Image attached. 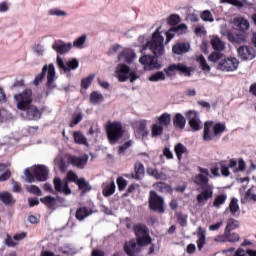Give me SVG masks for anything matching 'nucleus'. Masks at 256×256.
I'll return each mask as SVG.
<instances>
[{
	"mask_svg": "<svg viewBox=\"0 0 256 256\" xmlns=\"http://www.w3.org/2000/svg\"><path fill=\"white\" fill-rule=\"evenodd\" d=\"M211 46L214 51H225V42H223L219 36H215L211 39Z\"/></svg>",
	"mask_w": 256,
	"mask_h": 256,
	"instance_id": "nucleus-29",
	"label": "nucleus"
},
{
	"mask_svg": "<svg viewBox=\"0 0 256 256\" xmlns=\"http://www.w3.org/2000/svg\"><path fill=\"white\" fill-rule=\"evenodd\" d=\"M146 173L156 180L167 181V174H165V172H159L156 168L148 167Z\"/></svg>",
	"mask_w": 256,
	"mask_h": 256,
	"instance_id": "nucleus-22",
	"label": "nucleus"
},
{
	"mask_svg": "<svg viewBox=\"0 0 256 256\" xmlns=\"http://www.w3.org/2000/svg\"><path fill=\"white\" fill-rule=\"evenodd\" d=\"M200 172L194 177V184L200 187L198 191L200 192L196 196V201L199 205H205L209 199H213V191L215 186L209 184V169L198 167Z\"/></svg>",
	"mask_w": 256,
	"mask_h": 256,
	"instance_id": "nucleus-2",
	"label": "nucleus"
},
{
	"mask_svg": "<svg viewBox=\"0 0 256 256\" xmlns=\"http://www.w3.org/2000/svg\"><path fill=\"white\" fill-rule=\"evenodd\" d=\"M175 72H178L180 75H185V77H191V73H193V67H188L183 63H178L171 64L164 69V73H166L167 77H173Z\"/></svg>",
	"mask_w": 256,
	"mask_h": 256,
	"instance_id": "nucleus-11",
	"label": "nucleus"
},
{
	"mask_svg": "<svg viewBox=\"0 0 256 256\" xmlns=\"http://www.w3.org/2000/svg\"><path fill=\"white\" fill-rule=\"evenodd\" d=\"M22 111H26V119H28V121H37L43 115L45 107L39 109L37 106L30 104L28 108Z\"/></svg>",
	"mask_w": 256,
	"mask_h": 256,
	"instance_id": "nucleus-17",
	"label": "nucleus"
},
{
	"mask_svg": "<svg viewBox=\"0 0 256 256\" xmlns=\"http://www.w3.org/2000/svg\"><path fill=\"white\" fill-rule=\"evenodd\" d=\"M68 183H75L77 185L79 181V176H77V173H75L73 170H70L66 174V182Z\"/></svg>",
	"mask_w": 256,
	"mask_h": 256,
	"instance_id": "nucleus-50",
	"label": "nucleus"
},
{
	"mask_svg": "<svg viewBox=\"0 0 256 256\" xmlns=\"http://www.w3.org/2000/svg\"><path fill=\"white\" fill-rule=\"evenodd\" d=\"M54 163H55L56 167H58V169H60V171L62 173H65V158L58 156L54 160Z\"/></svg>",
	"mask_w": 256,
	"mask_h": 256,
	"instance_id": "nucleus-57",
	"label": "nucleus"
},
{
	"mask_svg": "<svg viewBox=\"0 0 256 256\" xmlns=\"http://www.w3.org/2000/svg\"><path fill=\"white\" fill-rule=\"evenodd\" d=\"M135 58V52L126 48L118 55V61H125V63H131Z\"/></svg>",
	"mask_w": 256,
	"mask_h": 256,
	"instance_id": "nucleus-23",
	"label": "nucleus"
},
{
	"mask_svg": "<svg viewBox=\"0 0 256 256\" xmlns=\"http://www.w3.org/2000/svg\"><path fill=\"white\" fill-rule=\"evenodd\" d=\"M174 30V33H177V35H184V33H187V24H179L178 26L172 27Z\"/></svg>",
	"mask_w": 256,
	"mask_h": 256,
	"instance_id": "nucleus-56",
	"label": "nucleus"
},
{
	"mask_svg": "<svg viewBox=\"0 0 256 256\" xmlns=\"http://www.w3.org/2000/svg\"><path fill=\"white\" fill-rule=\"evenodd\" d=\"M47 75V87L48 89H53V82L55 81V65L49 64L45 65L42 69V72L38 74L34 79V85H39Z\"/></svg>",
	"mask_w": 256,
	"mask_h": 256,
	"instance_id": "nucleus-8",
	"label": "nucleus"
},
{
	"mask_svg": "<svg viewBox=\"0 0 256 256\" xmlns=\"http://www.w3.org/2000/svg\"><path fill=\"white\" fill-rule=\"evenodd\" d=\"M175 30L173 28H170L166 33V42L165 44L167 45V43H171V41L173 40V38L175 37Z\"/></svg>",
	"mask_w": 256,
	"mask_h": 256,
	"instance_id": "nucleus-64",
	"label": "nucleus"
},
{
	"mask_svg": "<svg viewBox=\"0 0 256 256\" xmlns=\"http://www.w3.org/2000/svg\"><path fill=\"white\" fill-rule=\"evenodd\" d=\"M137 189H139V184L137 183H132L128 186L126 192L123 194V197H129V195H133V193H135V191H137Z\"/></svg>",
	"mask_w": 256,
	"mask_h": 256,
	"instance_id": "nucleus-58",
	"label": "nucleus"
},
{
	"mask_svg": "<svg viewBox=\"0 0 256 256\" xmlns=\"http://www.w3.org/2000/svg\"><path fill=\"white\" fill-rule=\"evenodd\" d=\"M24 175L28 183H35V181L43 183L49 179V169L47 166L39 164L32 168V172L26 169Z\"/></svg>",
	"mask_w": 256,
	"mask_h": 256,
	"instance_id": "nucleus-6",
	"label": "nucleus"
},
{
	"mask_svg": "<svg viewBox=\"0 0 256 256\" xmlns=\"http://www.w3.org/2000/svg\"><path fill=\"white\" fill-rule=\"evenodd\" d=\"M106 135L109 143L115 145V143H118L119 139H123V135H125L123 124L119 121L108 122L106 124Z\"/></svg>",
	"mask_w": 256,
	"mask_h": 256,
	"instance_id": "nucleus-7",
	"label": "nucleus"
},
{
	"mask_svg": "<svg viewBox=\"0 0 256 256\" xmlns=\"http://www.w3.org/2000/svg\"><path fill=\"white\" fill-rule=\"evenodd\" d=\"M229 211L234 217L239 213V200L237 198H232L229 204Z\"/></svg>",
	"mask_w": 256,
	"mask_h": 256,
	"instance_id": "nucleus-40",
	"label": "nucleus"
},
{
	"mask_svg": "<svg viewBox=\"0 0 256 256\" xmlns=\"http://www.w3.org/2000/svg\"><path fill=\"white\" fill-rule=\"evenodd\" d=\"M137 131L142 135V137H147V135H149V130H147V122L145 120L138 122Z\"/></svg>",
	"mask_w": 256,
	"mask_h": 256,
	"instance_id": "nucleus-43",
	"label": "nucleus"
},
{
	"mask_svg": "<svg viewBox=\"0 0 256 256\" xmlns=\"http://www.w3.org/2000/svg\"><path fill=\"white\" fill-rule=\"evenodd\" d=\"M158 125L169 127L171 125V114L165 112L157 118Z\"/></svg>",
	"mask_w": 256,
	"mask_h": 256,
	"instance_id": "nucleus-32",
	"label": "nucleus"
},
{
	"mask_svg": "<svg viewBox=\"0 0 256 256\" xmlns=\"http://www.w3.org/2000/svg\"><path fill=\"white\" fill-rule=\"evenodd\" d=\"M218 71L231 73L239 69V60L235 57L221 59L217 66Z\"/></svg>",
	"mask_w": 256,
	"mask_h": 256,
	"instance_id": "nucleus-12",
	"label": "nucleus"
},
{
	"mask_svg": "<svg viewBox=\"0 0 256 256\" xmlns=\"http://www.w3.org/2000/svg\"><path fill=\"white\" fill-rule=\"evenodd\" d=\"M0 201L8 207L15 205V198H13V195L9 192H0Z\"/></svg>",
	"mask_w": 256,
	"mask_h": 256,
	"instance_id": "nucleus-26",
	"label": "nucleus"
},
{
	"mask_svg": "<svg viewBox=\"0 0 256 256\" xmlns=\"http://www.w3.org/2000/svg\"><path fill=\"white\" fill-rule=\"evenodd\" d=\"M148 205L150 211L161 214L165 213V200L154 190H151L149 193Z\"/></svg>",
	"mask_w": 256,
	"mask_h": 256,
	"instance_id": "nucleus-10",
	"label": "nucleus"
},
{
	"mask_svg": "<svg viewBox=\"0 0 256 256\" xmlns=\"http://www.w3.org/2000/svg\"><path fill=\"white\" fill-rule=\"evenodd\" d=\"M196 61L199 63L200 69H202L204 72L209 73V71H211V66L207 64V60L203 54L196 56Z\"/></svg>",
	"mask_w": 256,
	"mask_h": 256,
	"instance_id": "nucleus-35",
	"label": "nucleus"
},
{
	"mask_svg": "<svg viewBox=\"0 0 256 256\" xmlns=\"http://www.w3.org/2000/svg\"><path fill=\"white\" fill-rule=\"evenodd\" d=\"M174 151L176 153L178 161H181L183 159V155H185V153H189L187 147H185V145L181 143L175 145Z\"/></svg>",
	"mask_w": 256,
	"mask_h": 256,
	"instance_id": "nucleus-33",
	"label": "nucleus"
},
{
	"mask_svg": "<svg viewBox=\"0 0 256 256\" xmlns=\"http://www.w3.org/2000/svg\"><path fill=\"white\" fill-rule=\"evenodd\" d=\"M68 165L72 167H77V169H84L85 165L89 161V155L84 154L83 156H75L71 154H66L65 156Z\"/></svg>",
	"mask_w": 256,
	"mask_h": 256,
	"instance_id": "nucleus-13",
	"label": "nucleus"
},
{
	"mask_svg": "<svg viewBox=\"0 0 256 256\" xmlns=\"http://www.w3.org/2000/svg\"><path fill=\"white\" fill-rule=\"evenodd\" d=\"M86 42H87V35L83 34L73 42V47H75L76 49H83Z\"/></svg>",
	"mask_w": 256,
	"mask_h": 256,
	"instance_id": "nucleus-46",
	"label": "nucleus"
},
{
	"mask_svg": "<svg viewBox=\"0 0 256 256\" xmlns=\"http://www.w3.org/2000/svg\"><path fill=\"white\" fill-rule=\"evenodd\" d=\"M173 125L176 129H185V125H187V120L185 119V116L181 113H176L173 117Z\"/></svg>",
	"mask_w": 256,
	"mask_h": 256,
	"instance_id": "nucleus-24",
	"label": "nucleus"
},
{
	"mask_svg": "<svg viewBox=\"0 0 256 256\" xmlns=\"http://www.w3.org/2000/svg\"><path fill=\"white\" fill-rule=\"evenodd\" d=\"M153 186L159 193H173V188L165 182H156Z\"/></svg>",
	"mask_w": 256,
	"mask_h": 256,
	"instance_id": "nucleus-28",
	"label": "nucleus"
},
{
	"mask_svg": "<svg viewBox=\"0 0 256 256\" xmlns=\"http://www.w3.org/2000/svg\"><path fill=\"white\" fill-rule=\"evenodd\" d=\"M237 54L242 61H253L256 57L255 48L247 45L240 46L237 49Z\"/></svg>",
	"mask_w": 256,
	"mask_h": 256,
	"instance_id": "nucleus-15",
	"label": "nucleus"
},
{
	"mask_svg": "<svg viewBox=\"0 0 256 256\" xmlns=\"http://www.w3.org/2000/svg\"><path fill=\"white\" fill-rule=\"evenodd\" d=\"M233 25L239 31L228 32V41H230V43H233V45H241L243 43H247V40L249 39V32L247 31H249V27H251L249 20L243 17H236L233 19Z\"/></svg>",
	"mask_w": 256,
	"mask_h": 256,
	"instance_id": "nucleus-3",
	"label": "nucleus"
},
{
	"mask_svg": "<svg viewBox=\"0 0 256 256\" xmlns=\"http://www.w3.org/2000/svg\"><path fill=\"white\" fill-rule=\"evenodd\" d=\"M82 120H83L82 113L74 114L70 122V127H75V125H79V123H81Z\"/></svg>",
	"mask_w": 256,
	"mask_h": 256,
	"instance_id": "nucleus-59",
	"label": "nucleus"
},
{
	"mask_svg": "<svg viewBox=\"0 0 256 256\" xmlns=\"http://www.w3.org/2000/svg\"><path fill=\"white\" fill-rule=\"evenodd\" d=\"M250 201L256 203V194L253 193V190L251 188L245 192L244 198L241 200V203H250Z\"/></svg>",
	"mask_w": 256,
	"mask_h": 256,
	"instance_id": "nucleus-41",
	"label": "nucleus"
},
{
	"mask_svg": "<svg viewBox=\"0 0 256 256\" xmlns=\"http://www.w3.org/2000/svg\"><path fill=\"white\" fill-rule=\"evenodd\" d=\"M218 165L223 177H229L231 175V171H229V169H232L233 173H243L246 169L245 160H243V158H239L238 161L235 158H231L228 161V164L227 160H221L218 162Z\"/></svg>",
	"mask_w": 256,
	"mask_h": 256,
	"instance_id": "nucleus-4",
	"label": "nucleus"
},
{
	"mask_svg": "<svg viewBox=\"0 0 256 256\" xmlns=\"http://www.w3.org/2000/svg\"><path fill=\"white\" fill-rule=\"evenodd\" d=\"M137 247V241L135 239L130 240L129 242H126L124 245V252L128 256H135V249Z\"/></svg>",
	"mask_w": 256,
	"mask_h": 256,
	"instance_id": "nucleus-27",
	"label": "nucleus"
},
{
	"mask_svg": "<svg viewBox=\"0 0 256 256\" xmlns=\"http://www.w3.org/2000/svg\"><path fill=\"white\" fill-rule=\"evenodd\" d=\"M79 67V60L72 58L66 62L65 71H75Z\"/></svg>",
	"mask_w": 256,
	"mask_h": 256,
	"instance_id": "nucleus-45",
	"label": "nucleus"
},
{
	"mask_svg": "<svg viewBox=\"0 0 256 256\" xmlns=\"http://www.w3.org/2000/svg\"><path fill=\"white\" fill-rule=\"evenodd\" d=\"M165 79H166V76L163 71H158L149 77V81H152V82L165 81Z\"/></svg>",
	"mask_w": 256,
	"mask_h": 256,
	"instance_id": "nucleus-53",
	"label": "nucleus"
},
{
	"mask_svg": "<svg viewBox=\"0 0 256 256\" xmlns=\"http://www.w3.org/2000/svg\"><path fill=\"white\" fill-rule=\"evenodd\" d=\"M221 59H223V53L217 50L208 56V61H211L212 63H217V61H221Z\"/></svg>",
	"mask_w": 256,
	"mask_h": 256,
	"instance_id": "nucleus-52",
	"label": "nucleus"
},
{
	"mask_svg": "<svg viewBox=\"0 0 256 256\" xmlns=\"http://www.w3.org/2000/svg\"><path fill=\"white\" fill-rule=\"evenodd\" d=\"M73 138L74 142L77 143V145H85L86 147L89 146V142H87V137L81 133V131H75L73 132Z\"/></svg>",
	"mask_w": 256,
	"mask_h": 256,
	"instance_id": "nucleus-30",
	"label": "nucleus"
},
{
	"mask_svg": "<svg viewBox=\"0 0 256 256\" xmlns=\"http://www.w3.org/2000/svg\"><path fill=\"white\" fill-rule=\"evenodd\" d=\"M186 119L188 120L189 127L192 131H201L203 126L201 125V119H199V113L195 110H189L186 112Z\"/></svg>",
	"mask_w": 256,
	"mask_h": 256,
	"instance_id": "nucleus-14",
	"label": "nucleus"
},
{
	"mask_svg": "<svg viewBox=\"0 0 256 256\" xmlns=\"http://www.w3.org/2000/svg\"><path fill=\"white\" fill-rule=\"evenodd\" d=\"M200 17L202 21H209L210 23H213L214 21L213 14H211V11L209 10L203 11Z\"/></svg>",
	"mask_w": 256,
	"mask_h": 256,
	"instance_id": "nucleus-62",
	"label": "nucleus"
},
{
	"mask_svg": "<svg viewBox=\"0 0 256 256\" xmlns=\"http://www.w3.org/2000/svg\"><path fill=\"white\" fill-rule=\"evenodd\" d=\"M152 137H161L163 135V126L160 124H153L151 128Z\"/></svg>",
	"mask_w": 256,
	"mask_h": 256,
	"instance_id": "nucleus-48",
	"label": "nucleus"
},
{
	"mask_svg": "<svg viewBox=\"0 0 256 256\" xmlns=\"http://www.w3.org/2000/svg\"><path fill=\"white\" fill-rule=\"evenodd\" d=\"M206 236L204 232L198 233V239L196 241L197 248L199 251H203V247H205V244L207 243Z\"/></svg>",
	"mask_w": 256,
	"mask_h": 256,
	"instance_id": "nucleus-44",
	"label": "nucleus"
},
{
	"mask_svg": "<svg viewBox=\"0 0 256 256\" xmlns=\"http://www.w3.org/2000/svg\"><path fill=\"white\" fill-rule=\"evenodd\" d=\"M134 233L136 237L147 235V227L143 224H137L134 226Z\"/></svg>",
	"mask_w": 256,
	"mask_h": 256,
	"instance_id": "nucleus-47",
	"label": "nucleus"
},
{
	"mask_svg": "<svg viewBox=\"0 0 256 256\" xmlns=\"http://www.w3.org/2000/svg\"><path fill=\"white\" fill-rule=\"evenodd\" d=\"M14 100L17 103V109L25 111L33 103V90L26 88L23 92L15 94Z\"/></svg>",
	"mask_w": 256,
	"mask_h": 256,
	"instance_id": "nucleus-9",
	"label": "nucleus"
},
{
	"mask_svg": "<svg viewBox=\"0 0 256 256\" xmlns=\"http://www.w3.org/2000/svg\"><path fill=\"white\" fill-rule=\"evenodd\" d=\"M134 172L135 173L131 174V178L136 179V181H141V179L145 177V166L140 161L135 162Z\"/></svg>",
	"mask_w": 256,
	"mask_h": 256,
	"instance_id": "nucleus-21",
	"label": "nucleus"
},
{
	"mask_svg": "<svg viewBox=\"0 0 256 256\" xmlns=\"http://www.w3.org/2000/svg\"><path fill=\"white\" fill-rule=\"evenodd\" d=\"M130 71L131 67L127 66V64H118L116 68V75L120 83H125V81L129 79Z\"/></svg>",
	"mask_w": 256,
	"mask_h": 256,
	"instance_id": "nucleus-18",
	"label": "nucleus"
},
{
	"mask_svg": "<svg viewBox=\"0 0 256 256\" xmlns=\"http://www.w3.org/2000/svg\"><path fill=\"white\" fill-rule=\"evenodd\" d=\"M228 243H239L241 236L239 233L235 232H226Z\"/></svg>",
	"mask_w": 256,
	"mask_h": 256,
	"instance_id": "nucleus-51",
	"label": "nucleus"
},
{
	"mask_svg": "<svg viewBox=\"0 0 256 256\" xmlns=\"http://www.w3.org/2000/svg\"><path fill=\"white\" fill-rule=\"evenodd\" d=\"M167 23L171 27H175V25H179V23H181V17L177 14H171L167 19Z\"/></svg>",
	"mask_w": 256,
	"mask_h": 256,
	"instance_id": "nucleus-54",
	"label": "nucleus"
},
{
	"mask_svg": "<svg viewBox=\"0 0 256 256\" xmlns=\"http://www.w3.org/2000/svg\"><path fill=\"white\" fill-rule=\"evenodd\" d=\"M116 183L118 186V191H123L124 189H127V180H125V178L123 177H118L116 179Z\"/></svg>",
	"mask_w": 256,
	"mask_h": 256,
	"instance_id": "nucleus-60",
	"label": "nucleus"
},
{
	"mask_svg": "<svg viewBox=\"0 0 256 256\" xmlns=\"http://www.w3.org/2000/svg\"><path fill=\"white\" fill-rule=\"evenodd\" d=\"M91 215V211L87 207H81L76 211V219L78 221H83V219L89 217Z\"/></svg>",
	"mask_w": 256,
	"mask_h": 256,
	"instance_id": "nucleus-37",
	"label": "nucleus"
},
{
	"mask_svg": "<svg viewBox=\"0 0 256 256\" xmlns=\"http://www.w3.org/2000/svg\"><path fill=\"white\" fill-rule=\"evenodd\" d=\"M40 201L43 203V205H46L48 209H54L55 205H57V201H60L61 198L57 196L56 198L53 196H46L43 198H40Z\"/></svg>",
	"mask_w": 256,
	"mask_h": 256,
	"instance_id": "nucleus-25",
	"label": "nucleus"
},
{
	"mask_svg": "<svg viewBox=\"0 0 256 256\" xmlns=\"http://www.w3.org/2000/svg\"><path fill=\"white\" fill-rule=\"evenodd\" d=\"M28 193H32L33 195H37V197H41L43 195V192L41 191V188H39L36 185H31L27 188Z\"/></svg>",
	"mask_w": 256,
	"mask_h": 256,
	"instance_id": "nucleus-61",
	"label": "nucleus"
},
{
	"mask_svg": "<svg viewBox=\"0 0 256 256\" xmlns=\"http://www.w3.org/2000/svg\"><path fill=\"white\" fill-rule=\"evenodd\" d=\"M161 27H158L152 34V40L148 41L146 47L150 49L153 55H143L140 57L139 61L141 65H144V69L147 71H153V69H161L157 57H163L165 55V37L161 35Z\"/></svg>",
	"mask_w": 256,
	"mask_h": 256,
	"instance_id": "nucleus-1",
	"label": "nucleus"
},
{
	"mask_svg": "<svg viewBox=\"0 0 256 256\" xmlns=\"http://www.w3.org/2000/svg\"><path fill=\"white\" fill-rule=\"evenodd\" d=\"M104 97L103 94L97 92V91H93L91 92L90 96H89V101L90 103H92V105H97V103H102V101H104Z\"/></svg>",
	"mask_w": 256,
	"mask_h": 256,
	"instance_id": "nucleus-36",
	"label": "nucleus"
},
{
	"mask_svg": "<svg viewBox=\"0 0 256 256\" xmlns=\"http://www.w3.org/2000/svg\"><path fill=\"white\" fill-rule=\"evenodd\" d=\"M76 185L78 186V189L81 191V193H89V191L93 189L91 184H89V182H87V180H85L83 177L79 178V181Z\"/></svg>",
	"mask_w": 256,
	"mask_h": 256,
	"instance_id": "nucleus-31",
	"label": "nucleus"
},
{
	"mask_svg": "<svg viewBox=\"0 0 256 256\" xmlns=\"http://www.w3.org/2000/svg\"><path fill=\"white\" fill-rule=\"evenodd\" d=\"M94 78V75H89L88 77L83 78L81 80V88L85 90L89 89V87H91V83H93Z\"/></svg>",
	"mask_w": 256,
	"mask_h": 256,
	"instance_id": "nucleus-55",
	"label": "nucleus"
},
{
	"mask_svg": "<svg viewBox=\"0 0 256 256\" xmlns=\"http://www.w3.org/2000/svg\"><path fill=\"white\" fill-rule=\"evenodd\" d=\"M117 186L115 185V181L110 180L106 181L102 184V195L103 197H111V195L115 194V190Z\"/></svg>",
	"mask_w": 256,
	"mask_h": 256,
	"instance_id": "nucleus-19",
	"label": "nucleus"
},
{
	"mask_svg": "<svg viewBox=\"0 0 256 256\" xmlns=\"http://www.w3.org/2000/svg\"><path fill=\"white\" fill-rule=\"evenodd\" d=\"M136 245H138L139 247H145L146 245H151V242L153 241V239L151 238V236L147 235H143V236H136Z\"/></svg>",
	"mask_w": 256,
	"mask_h": 256,
	"instance_id": "nucleus-34",
	"label": "nucleus"
},
{
	"mask_svg": "<svg viewBox=\"0 0 256 256\" xmlns=\"http://www.w3.org/2000/svg\"><path fill=\"white\" fill-rule=\"evenodd\" d=\"M190 50L191 45L185 42H178L172 46V53H174V55H183L185 53H189Z\"/></svg>",
	"mask_w": 256,
	"mask_h": 256,
	"instance_id": "nucleus-20",
	"label": "nucleus"
},
{
	"mask_svg": "<svg viewBox=\"0 0 256 256\" xmlns=\"http://www.w3.org/2000/svg\"><path fill=\"white\" fill-rule=\"evenodd\" d=\"M227 201V194H218L213 201V207L216 209H219L221 205H225V202Z\"/></svg>",
	"mask_w": 256,
	"mask_h": 256,
	"instance_id": "nucleus-38",
	"label": "nucleus"
},
{
	"mask_svg": "<svg viewBox=\"0 0 256 256\" xmlns=\"http://www.w3.org/2000/svg\"><path fill=\"white\" fill-rule=\"evenodd\" d=\"M54 189L57 193H65V184L61 181V178L55 177L53 179Z\"/></svg>",
	"mask_w": 256,
	"mask_h": 256,
	"instance_id": "nucleus-42",
	"label": "nucleus"
},
{
	"mask_svg": "<svg viewBox=\"0 0 256 256\" xmlns=\"http://www.w3.org/2000/svg\"><path fill=\"white\" fill-rule=\"evenodd\" d=\"M211 128L213 132H211ZM225 131H227L225 123L218 122L213 126V121H206L204 123L203 141H213L215 137H221Z\"/></svg>",
	"mask_w": 256,
	"mask_h": 256,
	"instance_id": "nucleus-5",
	"label": "nucleus"
},
{
	"mask_svg": "<svg viewBox=\"0 0 256 256\" xmlns=\"http://www.w3.org/2000/svg\"><path fill=\"white\" fill-rule=\"evenodd\" d=\"M175 217H177V221H178L180 227L187 226L188 216L186 214H183L182 212H176Z\"/></svg>",
	"mask_w": 256,
	"mask_h": 256,
	"instance_id": "nucleus-49",
	"label": "nucleus"
},
{
	"mask_svg": "<svg viewBox=\"0 0 256 256\" xmlns=\"http://www.w3.org/2000/svg\"><path fill=\"white\" fill-rule=\"evenodd\" d=\"M4 243L7 247H17L18 243L11 237V235L7 234L4 240Z\"/></svg>",
	"mask_w": 256,
	"mask_h": 256,
	"instance_id": "nucleus-63",
	"label": "nucleus"
},
{
	"mask_svg": "<svg viewBox=\"0 0 256 256\" xmlns=\"http://www.w3.org/2000/svg\"><path fill=\"white\" fill-rule=\"evenodd\" d=\"M52 49H54V51H56V53H58L56 63L58 65L59 69H62V71H65V62H63V58H61V56H59V55L65 54V42H63L61 40H56L52 45Z\"/></svg>",
	"mask_w": 256,
	"mask_h": 256,
	"instance_id": "nucleus-16",
	"label": "nucleus"
},
{
	"mask_svg": "<svg viewBox=\"0 0 256 256\" xmlns=\"http://www.w3.org/2000/svg\"><path fill=\"white\" fill-rule=\"evenodd\" d=\"M235 229H239L238 220H235L233 218H229L227 220V224H226V227H225L224 231L231 232V231H235Z\"/></svg>",
	"mask_w": 256,
	"mask_h": 256,
	"instance_id": "nucleus-39",
	"label": "nucleus"
}]
</instances>
